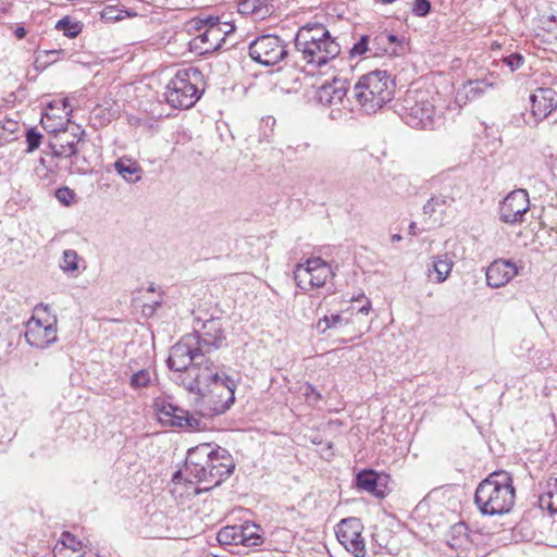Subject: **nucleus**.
I'll return each mask as SVG.
<instances>
[{
    "label": "nucleus",
    "mask_w": 557,
    "mask_h": 557,
    "mask_svg": "<svg viewBox=\"0 0 557 557\" xmlns=\"http://www.w3.org/2000/svg\"><path fill=\"white\" fill-rule=\"evenodd\" d=\"M431 11V2L429 0H414L412 5V14L419 17L426 16Z\"/></svg>",
    "instance_id": "obj_45"
},
{
    "label": "nucleus",
    "mask_w": 557,
    "mask_h": 557,
    "mask_svg": "<svg viewBox=\"0 0 557 557\" xmlns=\"http://www.w3.org/2000/svg\"><path fill=\"white\" fill-rule=\"evenodd\" d=\"M201 79L202 74L197 67L178 70L166 85V102L174 109H190L203 92L199 86Z\"/></svg>",
    "instance_id": "obj_6"
},
{
    "label": "nucleus",
    "mask_w": 557,
    "mask_h": 557,
    "mask_svg": "<svg viewBox=\"0 0 557 557\" xmlns=\"http://www.w3.org/2000/svg\"><path fill=\"white\" fill-rule=\"evenodd\" d=\"M531 112L535 125L557 109V92L549 87H541L530 96Z\"/></svg>",
    "instance_id": "obj_17"
},
{
    "label": "nucleus",
    "mask_w": 557,
    "mask_h": 557,
    "mask_svg": "<svg viewBox=\"0 0 557 557\" xmlns=\"http://www.w3.org/2000/svg\"><path fill=\"white\" fill-rule=\"evenodd\" d=\"M45 117L49 119V114L47 113L45 116H42L41 123H44Z\"/></svg>",
    "instance_id": "obj_60"
},
{
    "label": "nucleus",
    "mask_w": 557,
    "mask_h": 557,
    "mask_svg": "<svg viewBox=\"0 0 557 557\" xmlns=\"http://www.w3.org/2000/svg\"><path fill=\"white\" fill-rule=\"evenodd\" d=\"M385 479L374 470H362L356 476V484L360 490L383 498L386 495Z\"/></svg>",
    "instance_id": "obj_19"
},
{
    "label": "nucleus",
    "mask_w": 557,
    "mask_h": 557,
    "mask_svg": "<svg viewBox=\"0 0 557 557\" xmlns=\"http://www.w3.org/2000/svg\"><path fill=\"white\" fill-rule=\"evenodd\" d=\"M189 32H196L203 47V52L222 49L227 38L235 32V26L228 22H221L219 16L200 12L187 23Z\"/></svg>",
    "instance_id": "obj_7"
},
{
    "label": "nucleus",
    "mask_w": 557,
    "mask_h": 557,
    "mask_svg": "<svg viewBox=\"0 0 557 557\" xmlns=\"http://www.w3.org/2000/svg\"><path fill=\"white\" fill-rule=\"evenodd\" d=\"M258 2V4L261 7V5H265V1L267 0H256Z\"/></svg>",
    "instance_id": "obj_59"
},
{
    "label": "nucleus",
    "mask_w": 557,
    "mask_h": 557,
    "mask_svg": "<svg viewBox=\"0 0 557 557\" xmlns=\"http://www.w3.org/2000/svg\"><path fill=\"white\" fill-rule=\"evenodd\" d=\"M447 543L450 547H461L469 539V528L465 522H458L450 527Z\"/></svg>",
    "instance_id": "obj_30"
},
{
    "label": "nucleus",
    "mask_w": 557,
    "mask_h": 557,
    "mask_svg": "<svg viewBox=\"0 0 557 557\" xmlns=\"http://www.w3.org/2000/svg\"><path fill=\"white\" fill-rule=\"evenodd\" d=\"M503 62L509 67L510 72H515L523 65L524 57L521 53L515 52L503 58Z\"/></svg>",
    "instance_id": "obj_43"
},
{
    "label": "nucleus",
    "mask_w": 557,
    "mask_h": 557,
    "mask_svg": "<svg viewBox=\"0 0 557 557\" xmlns=\"http://www.w3.org/2000/svg\"><path fill=\"white\" fill-rule=\"evenodd\" d=\"M307 39L310 44L312 41L322 42V40H335L322 24H307L300 27L295 36V46L305 45Z\"/></svg>",
    "instance_id": "obj_22"
},
{
    "label": "nucleus",
    "mask_w": 557,
    "mask_h": 557,
    "mask_svg": "<svg viewBox=\"0 0 557 557\" xmlns=\"http://www.w3.org/2000/svg\"><path fill=\"white\" fill-rule=\"evenodd\" d=\"M54 132L53 139L49 143L51 154L55 158H73L78 152V144L82 137L85 135V131L81 126L75 125L72 131L64 129H51Z\"/></svg>",
    "instance_id": "obj_15"
},
{
    "label": "nucleus",
    "mask_w": 557,
    "mask_h": 557,
    "mask_svg": "<svg viewBox=\"0 0 557 557\" xmlns=\"http://www.w3.org/2000/svg\"><path fill=\"white\" fill-rule=\"evenodd\" d=\"M249 3H250V0H245V1L240 4L242 9H243V10L248 9Z\"/></svg>",
    "instance_id": "obj_56"
},
{
    "label": "nucleus",
    "mask_w": 557,
    "mask_h": 557,
    "mask_svg": "<svg viewBox=\"0 0 557 557\" xmlns=\"http://www.w3.org/2000/svg\"><path fill=\"white\" fill-rule=\"evenodd\" d=\"M55 545L59 547L67 548L69 550L84 552L82 542L70 532H63L60 541H58Z\"/></svg>",
    "instance_id": "obj_36"
},
{
    "label": "nucleus",
    "mask_w": 557,
    "mask_h": 557,
    "mask_svg": "<svg viewBox=\"0 0 557 557\" xmlns=\"http://www.w3.org/2000/svg\"><path fill=\"white\" fill-rule=\"evenodd\" d=\"M14 35L16 38L22 39L26 36V29L23 26H20L14 30Z\"/></svg>",
    "instance_id": "obj_49"
},
{
    "label": "nucleus",
    "mask_w": 557,
    "mask_h": 557,
    "mask_svg": "<svg viewBox=\"0 0 557 557\" xmlns=\"http://www.w3.org/2000/svg\"><path fill=\"white\" fill-rule=\"evenodd\" d=\"M26 139V152H34L37 148H39L42 139L41 133H39L36 128L32 127L26 131L25 134Z\"/></svg>",
    "instance_id": "obj_39"
},
{
    "label": "nucleus",
    "mask_w": 557,
    "mask_h": 557,
    "mask_svg": "<svg viewBox=\"0 0 557 557\" xmlns=\"http://www.w3.org/2000/svg\"><path fill=\"white\" fill-rule=\"evenodd\" d=\"M136 16H138V13L134 9H127L120 3L106 5L101 11V20L107 23H115L126 17Z\"/></svg>",
    "instance_id": "obj_28"
},
{
    "label": "nucleus",
    "mask_w": 557,
    "mask_h": 557,
    "mask_svg": "<svg viewBox=\"0 0 557 557\" xmlns=\"http://www.w3.org/2000/svg\"><path fill=\"white\" fill-rule=\"evenodd\" d=\"M297 52L301 54V59L313 67H322L329 61L335 59L341 53V46L336 40H322V42H309L295 46Z\"/></svg>",
    "instance_id": "obj_14"
},
{
    "label": "nucleus",
    "mask_w": 557,
    "mask_h": 557,
    "mask_svg": "<svg viewBox=\"0 0 557 557\" xmlns=\"http://www.w3.org/2000/svg\"><path fill=\"white\" fill-rule=\"evenodd\" d=\"M348 91L346 81L334 79L332 83L324 84L318 90V100L324 106H335L343 101Z\"/></svg>",
    "instance_id": "obj_20"
},
{
    "label": "nucleus",
    "mask_w": 557,
    "mask_h": 557,
    "mask_svg": "<svg viewBox=\"0 0 557 557\" xmlns=\"http://www.w3.org/2000/svg\"><path fill=\"white\" fill-rule=\"evenodd\" d=\"M162 302V299L154 301L153 305L151 306L152 310L154 311L157 308L161 307Z\"/></svg>",
    "instance_id": "obj_53"
},
{
    "label": "nucleus",
    "mask_w": 557,
    "mask_h": 557,
    "mask_svg": "<svg viewBox=\"0 0 557 557\" xmlns=\"http://www.w3.org/2000/svg\"><path fill=\"white\" fill-rule=\"evenodd\" d=\"M446 206L447 199L445 196H433L423 206V214L431 216L438 208H444Z\"/></svg>",
    "instance_id": "obj_40"
},
{
    "label": "nucleus",
    "mask_w": 557,
    "mask_h": 557,
    "mask_svg": "<svg viewBox=\"0 0 557 557\" xmlns=\"http://www.w3.org/2000/svg\"><path fill=\"white\" fill-rule=\"evenodd\" d=\"M49 305L39 304L34 309V314L25 323V339L35 348L45 349L58 339L57 318H40V313H49Z\"/></svg>",
    "instance_id": "obj_8"
},
{
    "label": "nucleus",
    "mask_w": 557,
    "mask_h": 557,
    "mask_svg": "<svg viewBox=\"0 0 557 557\" xmlns=\"http://www.w3.org/2000/svg\"><path fill=\"white\" fill-rule=\"evenodd\" d=\"M148 292H150V293L156 292V286H154L153 284H151V285L148 287Z\"/></svg>",
    "instance_id": "obj_57"
},
{
    "label": "nucleus",
    "mask_w": 557,
    "mask_h": 557,
    "mask_svg": "<svg viewBox=\"0 0 557 557\" xmlns=\"http://www.w3.org/2000/svg\"><path fill=\"white\" fill-rule=\"evenodd\" d=\"M55 197L61 203L70 206L75 197V193L69 187H60L55 190Z\"/></svg>",
    "instance_id": "obj_46"
},
{
    "label": "nucleus",
    "mask_w": 557,
    "mask_h": 557,
    "mask_svg": "<svg viewBox=\"0 0 557 557\" xmlns=\"http://www.w3.org/2000/svg\"><path fill=\"white\" fill-rule=\"evenodd\" d=\"M382 3L389 4L393 3L395 0H380Z\"/></svg>",
    "instance_id": "obj_58"
},
{
    "label": "nucleus",
    "mask_w": 557,
    "mask_h": 557,
    "mask_svg": "<svg viewBox=\"0 0 557 557\" xmlns=\"http://www.w3.org/2000/svg\"><path fill=\"white\" fill-rule=\"evenodd\" d=\"M516 491L512 476L507 471H494L480 482L474 493V504L483 516L504 515L515 504Z\"/></svg>",
    "instance_id": "obj_3"
},
{
    "label": "nucleus",
    "mask_w": 557,
    "mask_h": 557,
    "mask_svg": "<svg viewBox=\"0 0 557 557\" xmlns=\"http://www.w3.org/2000/svg\"><path fill=\"white\" fill-rule=\"evenodd\" d=\"M343 546L345 549L355 557H364L366 556V543L362 534H360L359 539H351L348 542L344 543Z\"/></svg>",
    "instance_id": "obj_37"
},
{
    "label": "nucleus",
    "mask_w": 557,
    "mask_h": 557,
    "mask_svg": "<svg viewBox=\"0 0 557 557\" xmlns=\"http://www.w3.org/2000/svg\"><path fill=\"white\" fill-rule=\"evenodd\" d=\"M55 28L63 33L69 38H75L81 32L82 26L78 22H73L70 17L65 16L57 22Z\"/></svg>",
    "instance_id": "obj_33"
},
{
    "label": "nucleus",
    "mask_w": 557,
    "mask_h": 557,
    "mask_svg": "<svg viewBox=\"0 0 557 557\" xmlns=\"http://www.w3.org/2000/svg\"><path fill=\"white\" fill-rule=\"evenodd\" d=\"M539 504L542 509H547L550 513L557 512V479L547 480Z\"/></svg>",
    "instance_id": "obj_29"
},
{
    "label": "nucleus",
    "mask_w": 557,
    "mask_h": 557,
    "mask_svg": "<svg viewBox=\"0 0 557 557\" xmlns=\"http://www.w3.org/2000/svg\"><path fill=\"white\" fill-rule=\"evenodd\" d=\"M78 253L74 249L63 251L60 268L65 273H73L78 270Z\"/></svg>",
    "instance_id": "obj_34"
},
{
    "label": "nucleus",
    "mask_w": 557,
    "mask_h": 557,
    "mask_svg": "<svg viewBox=\"0 0 557 557\" xmlns=\"http://www.w3.org/2000/svg\"><path fill=\"white\" fill-rule=\"evenodd\" d=\"M351 301L361 302L360 307L357 308V311L362 314H368L371 309L370 300L364 296V294H360L357 297H352Z\"/></svg>",
    "instance_id": "obj_47"
},
{
    "label": "nucleus",
    "mask_w": 557,
    "mask_h": 557,
    "mask_svg": "<svg viewBox=\"0 0 557 557\" xmlns=\"http://www.w3.org/2000/svg\"><path fill=\"white\" fill-rule=\"evenodd\" d=\"M166 520H168V518H166V516L162 511L154 512L150 517V521L152 523H159V522H163V521H166Z\"/></svg>",
    "instance_id": "obj_48"
},
{
    "label": "nucleus",
    "mask_w": 557,
    "mask_h": 557,
    "mask_svg": "<svg viewBox=\"0 0 557 557\" xmlns=\"http://www.w3.org/2000/svg\"><path fill=\"white\" fill-rule=\"evenodd\" d=\"M493 86V83L485 79L468 81L463 84L462 88L457 91L456 102L459 106L466 104L468 101H472L483 96L485 91Z\"/></svg>",
    "instance_id": "obj_21"
},
{
    "label": "nucleus",
    "mask_w": 557,
    "mask_h": 557,
    "mask_svg": "<svg viewBox=\"0 0 557 557\" xmlns=\"http://www.w3.org/2000/svg\"><path fill=\"white\" fill-rule=\"evenodd\" d=\"M395 82L386 71L376 70L362 75L354 86L352 97L360 109L372 114L394 98Z\"/></svg>",
    "instance_id": "obj_5"
},
{
    "label": "nucleus",
    "mask_w": 557,
    "mask_h": 557,
    "mask_svg": "<svg viewBox=\"0 0 557 557\" xmlns=\"http://www.w3.org/2000/svg\"><path fill=\"white\" fill-rule=\"evenodd\" d=\"M518 274L517 265L504 259L493 261L486 269V283L492 288L505 286Z\"/></svg>",
    "instance_id": "obj_18"
},
{
    "label": "nucleus",
    "mask_w": 557,
    "mask_h": 557,
    "mask_svg": "<svg viewBox=\"0 0 557 557\" xmlns=\"http://www.w3.org/2000/svg\"><path fill=\"white\" fill-rule=\"evenodd\" d=\"M302 395L308 405L315 407L321 400V393L310 383H306L304 386Z\"/></svg>",
    "instance_id": "obj_41"
},
{
    "label": "nucleus",
    "mask_w": 557,
    "mask_h": 557,
    "mask_svg": "<svg viewBox=\"0 0 557 557\" xmlns=\"http://www.w3.org/2000/svg\"><path fill=\"white\" fill-rule=\"evenodd\" d=\"M391 239L393 243H396L401 240V236L399 234H394Z\"/></svg>",
    "instance_id": "obj_55"
},
{
    "label": "nucleus",
    "mask_w": 557,
    "mask_h": 557,
    "mask_svg": "<svg viewBox=\"0 0 557 557\" xmlns=\"http://www.w3.org/2000/svg\"><path fill=\"white\" fill-rule=\"evenodd\" d=\"M436 95L428 89H408L398 104L401 120L412 128L434 129L442 121L436 108Z\"/></svg>",
    "instance_id": "obj_4"
},
{
    "label": "nucleus",
    "mask_w": 557,
    "mask_h": 557,
    "mask_svg": "<svg viewBox=\"0 0 557 557\" xmlns=\"http://www.w3.org/2000/svg\"><path fill=\"white\" fill-rule=\"evenodd\" d=\"M53 557H96L91 552H74L67 548L54 546Z\"/></svg>",
    "instance_id": "obj_42"
},
{
    "label": "nucleus",
    "mask_w": 557,
    "mask_h": 557,
    "mask_svg": "<svg viewBox=\"0 0 557 557\" xmlns=\"http://www.w3.org/2000/svg\"><path fill=\"white\" fill-rule=\"evenodd\" d=\"M363 525L360 519L349 517L342 519L335 529V534L338 542L343 545L351 539H359L362 534Z\"/></svg>",
    "instance_id": "obj_24"
},
{
    "label": "nucleus",
    "mask_w": 557,
    "mask_h": 557,
    "mask_svg": "<svg viewBox=\"0 0 557 557\" xmlns=\"http://www.w3.org/2000/svg\"><path fill=\"white\" fill-rule=\"evenodd\" d=\"M154 406L158 411L159 420L164 424L190 432L198 431L201 428V419L172 403L159 399L156 401Z\"/></svg>",
    "instance_id": "obj_13"
},
{
    "label": "nucleus",
    "mask_w": 557,
    "mask_h": 557,
    "mask_svg": "<svg viewBox=\"0 0 557 557\" xmlns=\"http://www.w3.org/2000/svg\"><path fill=\"white\" fill-rule=\"evenodd\" d=\"M240 527V545L256 547L263 543V532L259 524L245 521Z\"/></svg>",
    "instance_id": "obj_25"
},
{
    "label": "nucleus",
    "mask_w": 557,
    "mask_h": 557,
    "mask_svg": "<svg viewBox=\"0 0 557 557\" xmlns=\"http://www.w3.org/2000/svg\"><path fill=\"white\" fill-rule=\"evenodd\" d=\"M70 174H87L89 172V165L85 157L82 159L76 158L75 160L71 161Z\"/></svg>",
    "instance_id": "obj_44"
},
{
    "label": "nucleus",
    "mask_w": 557,
    "mask_h": 557,
    "mask_svg": "<svg viewBox=\"0 0 557 557\" xmlns=\"http://www.w3.org/2000/svg\"><path fill=\"white\" fill-rule=\"evenodd\" d=\"M333 276V269L320 257L310 258L305 263H298L294 270L296 285L305 292L324 286L327 280Z\"/></svg>",
    "instance_id": "obj_10"
},
{
    "label": "nucleus",
    "mask_w": 557,
    "mask_h": 557,
    "mask_svg": "<svg viewBox=\"0 0 557 557\" xmlns=\"http://www.w3.org/2000/svg\"><path fill=\"white\" fill-rule=\"evenodd\" d=\"M216 540L221 545H240L239 524L222 528L216 534Z\"/></svg>",
    "instance_id": "obj_31"
},
{
    "label": "nucleus",
    "mask_w": 557,
    "mask_h": 557,
    "mask_svg": "<svg viewBox=\"0 0 557 557\" xmlns=\"http://www.w3.org/2000/svg\"><path fill=\"white\" fill-rule=\"evenodd\" d=\"M62 106H63V110L65 111L66 114H70L72 112L71 108L67 110V108L70 107L67 99L62 100Z\"/></svg>",
    "instance_id": "obj_51"
},
{
    "label": "nucleus",
    "mask_w": 557,
    "mask_h": 557,
    "mask_svg": "<svg viewBox=\"0 0 557 557\" xmlns=\"http://www.w3.org/2000/svg\"><path fill=\"white\" fill-rule=\"evenodd\" d=\"M151 382V374L148 370L141 369L131 376V386L135 389L147 387Z\"/></svg>",
    "instance_id": "obj_38"
},
{
    "label": "nucleus",
    "mask_w": 557,
    "mask_h": 557,
    "mask_svg": "<svg viewBox=\"0 0 557 557\" xmlns=\"http://www.w3.org/2000/svg\"><path fill=\"white\" fill-rule=\"evenodd\" d=\"M288 54V45L277 35H261L249 44V55L264 66L276 65Z\"/></svg>",
    "instance_id": "obj_9"
},
{
    "label": "nucleus",
    "mask_w": 557,
    "mask_h": 557,
    "mask_svg": "<svg viewBox=\"0 0 557 557\" xmlns=\"http://www.w3.org/2000/svg\"><path fill=\"white\" fill-rule=\"evenodd\" d=\"M416 228H417V224L414 222H411L409 225V233L411 235H416L417 234Z\"/></svg>",
    "instance_id": "obj_52"
},
{
    "label": "nucleus",
    "mask_w": 557,
    "mask_h": 557,
    "mask_svg": "<svg viewBox=\"0 0 557 557\" xmlns=\"http://www.w3.org/2000/svg\"><path fill=\"white\" fill-rule=\"evenodd\" d=\"M165 533H166V531H164V530H158L154 532V536L163 537V536H165Z\"/></svg>",
    "instance_id": "obj_54"
},
{
    "label": "nucleus",
    "mask_w": 557,
    "mask_h": 557,
    "mask_svg": "<svg viewBox=\"0 0 557 557\" xmlns=\"http://www.w3.org/2000/svg\"><path fill=\"white\" fill-rule=\"evenodd\" d=\"M529 194L525 189H516L509 193L502 201L499 207L500 220L508 224H515L522 221L523 215L529 210Z\"/></svg>",
    "instance_id": "obj_16"
},
{
    "label": "nucleus",
    "mask_w": 557,
    "mask_h": 557,
    "mask_svg": "<svg viewBox=\"0 0 557 557\" xmlns=\"http://www.w3.org/2000/svg\"><path fill=\"white\" fill-rule=\"evenodd\" d=\"M454 267L453 256L448 252L436 255L432 257V269L436 283H444L449 276Z\"/></svg>",
    "instance_id": "obj_27"
},
{
    "label": "nucleus",
    "mask_w": 557,
    "mask_h": 557,
    "mask_svg": "<svg viewBox=\"0 0 557 557\" xmlns=\"http://www.w3.org/2000/svg\"><path fill=\"white\" fill-rule=\"evenodd\" d=\"M371 39L373 57H381L384 54L392 55L397 53V46L399 45V40L396 35L383 32L376 34L375 36H371Z\"/></svg>",
    "instance_id": "obj_23"
},
{
    "label": "nucleus",
    "mask_w": 557,
    "mask_h": 557,
    "mask_svg": "<svg viewBox=\"0 0 557 557\" xmlns=\"http://www.w3.org/2000/svg\"><path fill=\"white\" fill-rule=\"evenodd\" d=\"M114 169L128 183H136L141 178L140 165L129 158L117 159L114 162Z\"/></svg>",
    "instance_id": "obj_26"
},
{
    "label": "nucleus",
    "mask_w": 557,
    "mask_h": 557,
    "mask_svg": "<svg viewBox=\"0 0 557 557\" xmlns=\"http://www.w3.org/2000/svg\"><path fill=\"white\" fill-rule=\"evenodd\" d=\"M183 474H185L184 470H178L176 471L174 474H173V478H172V481L174 483H178L180 480L182 479Z\"/></svg>",
    "instance_id": "obj_50"
},
{
    "label": "nucleus",
    "mask_w": 557,
    "mask_h": 557,
    "mask_svg": "<svg viewBox=\"0 0 557 557\" xmlns=\"http://www.w3.org/2000/svg\"><path fill=\"white\" fill-rule=\"evenodd\" d=\"M368 53H369L368 57H373L372 55V39H371L370 35H362L359 38V40L357 42H355L354 46L350 48L349 57L352 59V58H357V57L367 55Z\"/></svg>",
    "instance_id": "obj_32"
},
{
    "label": "nucleus",
    "mask_w": 557,
    "mask_h": 557,
    "mask_svg": "<svg viewBox=\"0 0 557 557\" xmlns=\"http://www.w3.org/2000/svg\"><path fill=\"white\" fill-rule=\"evenodd\" d=\"M234 469L233 458L225 448H213L207 443L190 448L184 466L187 481L208 484L197 490V493L219 486L233 473Z\"/></svg>",
    "instance_id": "obj_1"
},
{
    "label": "nucleus",
    "mask_w": 557,
    "mask_h": 557,
    "mask_svg": "<svg viewBox=\"0 0 557 557\" xmlns=\"http://www.w3.org/2000/svg\"><path fill=\"white\" fill-rule=\"evenodd\" d=\"M347 323L348 320H345L342 314L333 313L331 315H324L322 319H320L317 326L322 333H324L331 327H337Z\"/></svg>",
    "instance_id": "obj_35"
},
{
    "label": "nucleus",
    "mask_w": 557,
    "mask_h": 557,
    "mask_svg": "<svg viewBox=\"0 0 557 557\" xmlns=\"http://www.w3.org/2000/svg\"><path fill=\"white\" fill-rule=\"evenodd\" d=\"M181 384L189 392L200 397L209 394H219L221 388L227 391V398L221 405L220 412H224L235 401V391L237 382L230 375L220 374L212 360L207 358L199 359L193 363L184 375H178Z\"/></svg>",
    "instance_id": "obj_2"
},
{
    "label": "nucleus",
    "mask_w": 557,
    "mask_h": 557,
    "mask_svg": "<svg viewBox=\"0 0 557 557\" xmlns=\"http://www.w3.org/2000/svg\"><path fill=\"white\" fill-rule=\"evenodd\" d=\"M190 335L199 339V347L207 356L208 354L220 349L225 341V330L221 318H213L201 320L200 318L195 319L194 332Z\"/></svg>",
    "instance_id": "obj_12"
},
{
    "label": "nucleus",
    "mask_w": 557,
    "mask_h": 557,
    "mask_svg": "<svg viewBox=\"0 0 557 557\" xmlns=\"http://www.w3.org/2000/svg\"><path fill=\"white\" fill-rule=\"evenodd\" d=\"M196 335L186 334L170 349L166 364L170 370L184 375L193 363L203 359L205 354L199 347Z\"/></svg>",
    "instance_id": "obj_11"
}]
</instances>
